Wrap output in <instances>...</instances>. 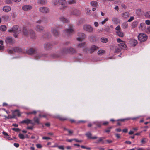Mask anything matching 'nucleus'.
<instances>
[{"mask_svg": "<svg viewBox=\"0 0 150 150\" xmlns=\"http://www.w3.org/2000/svg\"><path fill=\"white\" fill-rule=\"evenodd\" d=\"M7 29V27L5 25H2L0 26V30L2 31H5Z\"/></svg>", "mask_w": 150, "mask_h": 150, "instance_id": "nucleus-33", "label": "nucleus"}, {"mask_svg": "<svg viewBox=\"0 0 150 150\" xmlns=\"http://www.w3.org/2000/svg\"><path fill=\"white\" fill-rule=\"evenodd\" d=\"M38 3L39 4L43 5L47 3V1L46 0H39Z\"/></svg>", "mask_w": 150, "mask_h": 150, "instance_id": "nucleus-36", "label": "nucleus"}, {"mask_svg": "<svg viewBox=\"0 0 150 150\" xmlns=\"http://www.w3.org/2000/svg\"><path fill=\"white\" fill-rule=\"evenodd\" d=\"M129 13L128 12H125L122 14V16L125 18H127L129 16Z\"/></svg>", "mask_w": 150, "mask_h": 150, "instance_id": "nucleus-23", "label": "nucleus"}, {"mask_svg": "<svg viewBox=\"0 0 150 150\" xmlns=\"http://www.w3.org/2000/svg\"><path fill=\"white\" fill-rule=\"evenodd\" d=\"M117 42L118 43H122V42H124V41L120 39V38H118L117 40Z\"/></svg>", "mask_w": 150, "mask_h": 150, "instance_id": "nucleus-59", "label": "nucleus"}, {"mask_svg": "<svg viewBox=\"0 0 150 150\" xmlns=\"http://www.w3.org/2000/svg\"><path fill=\"white\" fill-rule=\"evenodd\" d=\"M12 115H14L15 116L16 115H18V116H20V114L18 110H16L13 113Z\"/></svg>", "mask_w": 150, "mask_h": 150, "instance_id": "nucleus-31", "label": "nucleus"}, {"mask_svg": "<svg viewBox=\"0 0 150 150\" xmlns=\"http://www.w3.org/2000/svg\"><path fill=\"white\" fill-rule=\"evenodd\" d=\"M115 30H117V31H119L120 30L121 28L119 25H118L115 28Z\"/></svg>", "mask_w": 150, "mask_h": 150, "instance_id": "nucleus-54", "label": "nucleus"}, {"mask_svg": "<svg viewBox=\"0 0 150 150\" xmlns=\"http://www.w3.org/2000/svg\"><path fill=\"white\" fill-rule=\"evenodd\" d=\"M101 41L103 43H107L108 41V39L105 37H102L100 39Z\"/></svg>", "mask_w": 150, "mask_h": 150, "instance_id": "nucleus-32", "label": "nucleus"}, {"mask_svg": "<svg viewBox=\"0 0 150 150\" xmlns=\"http://www.w3.org/2000/svg\"><path fill=\"white\" fill-rule=\"evenodd\" d=\"M98 47L96 46L93 45L89 49L88 51L90 53H92L98 49Z\"/></svg>", "mask_w": 150, "mask_h": 150, "instance_id": "nucleus-15", "label": "nucleus"}, {"mask_svg": "<svg viewBox=\"0 0 150 150\" xmlns=\"http://www.w3.org/2000/svg\"><path fill=\"white\" fill-rule=\"evenodd\" d=\"M108 21V19L107 18H106L103 21H102L101 23L103 25L104 24L106 21Z\"/></svg>", "mask_w": 150, "mask_h": 150, "instance_id": "nucleus-50", "label": "nucleus"}, {"mask_svg": "<svg viewBox=\"0 0 150 150\" xmlns=\"http://www.w3.org/2000/svg\"><path fill=\"white\" fill-rule=\"evenodd\" d=\"M27 53L29 55L34 54V56L36 59H38L41 57H46V54H42L39 53L38 52V49L37 48H30L26 51Z\"/></svg>", "mask_w": 150, "mask_h": 150, "instance_id": "nucleus-1", "label": "nucleus"}, {"mask_svg": "<svg viewBox=\"0 0 150 150\" xmlns=\"http://www.w3.org/2000/svg\"><path fill=\"white\" fill-rule=\"evenodd\" d=\"M138 22L137 21H135L133 22L131 25V26L132 28H135L137 26Z\"/></svg>", "mask_w": 150, "mask_h": 150, "instance_id": "nucleus-42", "label": "nucleus"}, {"mask_svg": "<svg viewBox=\"0 0 150 150\" xmlns=\"http://www.w3.org/2000/svg\"><path fill=\"white\" fill-rule=\"evenodd\" d=\"M85 35L84 33H79L78 34L77 40L79 41H81L85 38Z\"/></svg>", "mask_w": 150, "mask_h": 150, "instance_id": "nucleus-9", "label": "nucleus"}, {"mask_svg": "<svg viewBox=\"0 0 150 150\" xmlns=\"http://www.w3.org/2000/svg\"><path fill=\"white\" fill-rule=\"evenodd\" d=\"M5 42L7 44H12L14 43V40L11 37H7L5 39Z\"/></svg>", "mask_w": 150, "mask_h": 150, "instance_id": "nucleus-6", "label": "nucleus"}, {"mask_svg": "<svg viewBox=\"0 0 150 150\" xmlns=\"http://www.w3.org/2000/svg\"><path fill=\"white\" fill-rule=\"evenodd\" d=\"M75 52V50L72 48H65L63 50V53L64 54L67 53L72 54L74 53Z\"/></svg>", "mask_w": 150, "mask_h": 150, "instance_id": "nucleus-5", "label": "nucleus"}, {"mask_svg": "<svg viewBox=\"0 0 150 150\" xmlns=\"http://www.w3.org/2000/svg\"><path fill=\"white\" fill-rule=\"evenodd\" d=\"M57 28H52L51 29V32L55 36H57L59 35V32Z\"/></svg>", "mask_w": 150, "mask_h": 150, "instance_id": "nucleus-12", "label": "nucleus"}, {"mask_svg": "<svg viewBox=\"0 0 150 150\" xmlns=\"http://www.w3.org/2000/svg\"><path fill=\"white\" fill-rule=\"evenodd\" d=\"M36 147L38 148H41L42 147V146L41 144H36Z\"/></svg>", "mask_w": 150, "mask_h": 150, "instance_id": "nucleus-60", "label": "nucleus"}, {"mask_svg": "<svg viewBox=\"0 0 150 150\" xmlns=\"http://www.w3.org/2000/svg\"><path fill=\"white\" fill-rule=\"evenodd\" d=\"M19 27L17 26H14L8 30L9 32L18 33V31Z\"/></svg>", "mask_w": 150, "mask_h": 150, "instance_id": "nucleus-10", "label": "nucleus"}, {"mask_svg": "<svg viewBox=\"0 0 150 150\" xmlns=\"http://www.w3.org/2000/svg\"><path fill=\"white\" fill-rule=\"evenodd\" d=\"M102 122H94L93 123L96 124L98 127H100L102 125Z\"/></svg>", "mask_w": 150, "mask_h": 150, "instance_id": "nucleus-35", "label": "nucleus"}, {"mask_svg": "<svg viewBox=\"0 0 150 150\" xmlns=\"http://www.w3.org/2000/svg\"><path fill=\"white\" fill-rule=\"evenodd\" d=\"M13 144L14 146L16 147H18L19 146V144L18 143H14Z\"/></svg>", "mask_w": 150, "mask_h": 150, "instance_id": "nucleus-64", "label": "nucleus"}, {"mask_svg": "<svg viewBox=\"0 0 150 150\" xmlns=\"http://www.w3.org/2000/svg\"><path fill=\"white\" fill-rule=\"evenodd\" d=\"M105 53V51L104 50H100L98 52V54L99 55H102Z\"/></svg>", "mask_w": 150, "mask_h": 150, "instance_id": "nucleus-29", "label": "nucleus"}, {"mask_svg": "<svg viewBox=\"0 0 150 150\" xmlns=\"http://www.w3.org/2000/svg\"><path fill=\"white\" fill-rule=\"evenodd\" d=\"M113 127V126L108 127L104 131L106 133H109L110 132L111 129Z\"/></svg>", "mask_w": 150, "mask_h": 150, "instance_id": "nucleus-39", "label": "nucleus"}, {"mask_svg": "<svg viewBox=\"0 0 150 150\" xmlns=\"http://www.w3.org/2000/svg\"><path fill=\"white\" fill-rule=\"evenodd\" d=\"M52 47V44L50 43L47 42L44 45V48L45 50H50Z\"/></svg>", "mask_w": 150, "mask_h": 150, "instance_id": "nucleus-14", "label": "nucleus"}, {"mask_svg": "<svg viewBox=\"0 0 150 150\" xmlns=\"http://www.w3.org/2000/svg\"><path fill=\"white\" fill-rule=\"evenodd\" d=\"M109 123V122L108 121H104L102 122V124L104 125H108Z\"/></svg>", "mask_w": 150, "mask_h": 150, "instance_id": "nucleus-57", "label": "nucleus"}, {"mask_svg": "<svg viewBox=\"0 0 150 150\" xmlns=\"http://www.w3.org/2000/svg\"><path fill=\"white\" fill-rule=\"evenodd\" d=\"M118 46L120 47L122 49H126L127 48V46L124 42L122 43H119L117 45Z\"/></svg>", "mask_w": 150, "mask_h": 150, "instance_id": "nucleus-16", "label": "nucleus"}, {"mask_svg": "<svg viewBox=\"0 0 150 150\" xmlns=\"http://www.w3.org/2000/svg\"><path fill=\"white\" fill-rule=\"evenodd\" d=\"M59 20L60 21L63 23H67L69 22V20L63 16H61L59 17Z\"/></svg>", "mask_w": 150, "mask_h": 150, "instance_id": "nucleus-17", "label": "nucleus"}, {"mask_svg": "<svg viewBox=\"0 0 150 150\" xmlns=\"http://www.w3.org/2000/svg\"><path fill=\"white\" fill-rule=\"evenodd\" d=\"M105 138L104 137H100L99 138V140H97L95 143L98 144L100 142H102L103 143H104L103 139Z\"/></svg>", "mask_w": 150, "mask_h": 150, "instance_id": "nucleus-24", "label": "nucleus"}, {"mask_svg": "<svg viewBox=\"0 0 150 150\" xmlns=\"http://www.w3.org/2000/svg\"><path fill=\"white\" fill-rule=\"evenodd\" d=\"M32 8V7L30 5H25L22 6V9L25 11H29Z\"/></svg>", "mask_w": 150, "mask_h": 150, "instance_id": "nucleus-13", "label": "nucleus"}, {"mask_svg": "<svg viewBox=\"0 0 150 150\" xmlns=\"http://www.w3.org/2000/svg\"><path fill=\"white\" fill-rule=\"evenodd\" d=\"M131 44L133 46H135L137 44V40L135 39H133L131 40Z\"/></svg>", "mask_w": 150, "mask_h": 150, "instance_id": "nucleus-27", "label": "nucleus"}, {"mask_svg": "<svg viewBox=\"0 0 150 150\" xmlns=\"http://www.w3.org/2000/svg\"><path fill=\"white\" fill-rule=\"evenodd\" d=\"M11 10V7L8 6H4L3 8V10L4 12H8L10 11Z\"/></svg>", "mask_w": 150, "mask_h": 150, "instance_id": "nucleus-20", "label": "nucleus"}, {"mask_svg": "<svg viewBox=\"0 0 150 150\" xmlns=\"http://www.w3.org/2000/svg\"><path fill=\"white\" fill-rule=\"evenodd\" d=\"M80 11L79 10L74 9L70 13L71 14L74 15L76 16H78L80 14Z\"/></svg>", "mask_w": 150, "mask_h": 150, "instance_id": "nucleus-18", "label": "nucleus"}, {"mask_svg": "<svg viewBox=\"0 0 150 150\" xmlns=\"http://www.w3.org/2000/svg\"><path fill=\"white\" fill-rule=\"evenodd\" d=\"M112 22L115 24H117L120 22L119 20L117 18L114 17L112 19Z\"/></svg>", "mask_w": 150, "mask_h": 150, "instance_id": "nucleus-30", "label": "nucleus"}, {"mask_svg": "<svg viewBox=\"0 0 150 150\" xmlns=\"http://www.w3.org/2000/svg\"><path fill=\"white\" fill-rule=\"evenodd\" d=\"M18 136L19 138L22 139H24L25 138L24 135L21 133L19 134H18Z\"/></svg>", "mask_w": 150, "mask_h": 150, "instance_id": "nucleus-46", "label": "nucleus"}, {"mask_svg": "<svg viewBox=\"0 0 150 150\" xmlns=\"http://www.w3.org/2000/svg\"><path fill=\"white\" fill-rule=\"evenodd\" d=\"M44 29V28L40 25H37L36 26L35 30L38 32H41Z\"/></svg>", "mask_w": 150, "mask_h": 150, "instance_id": "nucleus-19", "label": "nucleus"}, {"mask_svg": "<svg viewBox=\"0 0 150 150\" xmlns=\"http://www.w3.org/2000/svg\"><path fill=\"white\" fill-rule=\"evenodd\" d=\"M57 147L59 149L61 150H64V146H58Z\"/></svg>", "mask_w": 150, "mask_h": 150, "instance_id": "nucleus-58", "label": "nucleus"}, {"mask_svg": "<svg viewBox=\"0 0 150 150\" xmlns=\"http://www.w3.org/2000/svg\"><path fill=\"white\" fill-rule=\"evenodd\" d=\"M4 117L7 119L13 118H15V116L14 115H12V116L9 115L8 117L4 116Z\"/></svg>", "mask_w": 150, "mask_h": 150, "instance_id": "nucleus-48", "label": "nucleus"}, {"mask_svg": "<svg viewBox=\"0 0 150 150\" xmlns=\"http://www.w3.org/2000/svg\"><path fill=\"white\" fill-rule=\"evenodd\" d=\"M138 38L140 41H145L147 40V37L145 34L140 33L138 35Z\"/></svg>", "mask_w": 150, "mask_h": 150, "instance_id": "nucleus-4", "label": "nucleus"}, {"mask_svg": "<svg viewBox=\"0 0 150 150\" xmlns=\"http://www.w3.org/2000/svg\"><path fill=\"white\" fill-rule=\"evenodd\" d=\"M83 30L89 33H92L94 31L93 28L89 24H85L83 26Z\"/></svg>", "mask_w": 150, "mask_h": 150, "instance_id": "nucleus-3", "label": "nucleus"}, {"mask_svg": "<svg viewBox=\"0 0 150 150\" xmlns=\"http://www.w3.org/2000/svg\"><path fill=\"white\" fill-rule=\"evenodd\" d=\"M34 120L35 123L40 124L39 119L37 117H35L34 118Z\"/></svg>", "mask_w": 150, "mask_h": 150, "instance_id": "nucleus-41", "label": "nucleus"}, {"mask_svg": "<svg viewBox=\"0 0 150 150\" xmlns=\"http://www.w3.org/2000/svg\"><path fill=\"white\" fill-rule=\"evenodd\" d=\"M128 25L127 22H124L122 23L121 26L123 29H126L128 27Z\"/></svg>", "mask_w": 150, "mask_h": 150, "instance_id": "nucleus-25", "label": "nucleus"}, {"mask_svg": "<svg viewBox=\"0 0 150 150\" xmlns=\"http://www.w3.org/2000/svg\"><path fill=\"white\" fill-rule=\"evenodd\" d=\"M21 123H25L27 124H32V120L29 119H25L23 120L21 122Z\"/></svg>", "mask_w": 150, "mask_h": 150, "instance_id": "nucleus-22", "label": "nucleus"}, {"mask_svg": "<svg viewBox=\"0 0 150 150\" xmlns=\"http://www.w3.org/2000/svg\"><path fill=\"white\" fill-rule=\"evenodd\" d=\"M121 50L122 49L120 47L117 48L115 49V52H120Z\"/></svg>", "mask_w": 150, "mask_h": 150, "instance_id": "nucleus-49", "label": "nucleus"}, {"mask_svg": "<svg viewBox=\"0 0 150 150\" xmlns=\"http://www.w3.org/2000/svg\"><path fill=\"white\" fill-rule=\"evenodd\" d=\"M4 47L3 46L0 45V50H4Z\"/></svg>", "mask_w": 150, "mask_h": 150, "instance_id": "nucleus-63", "label": "nucleus"}, {"mask_svg": "<svg viewBox=\"0 0 150 150\" xmlns=\"http://www.w3.org/2000/svg\"><path fill=\"white\" fill-rule=\"evenodd\" d=\"M66 34L69 35L74 33V28L72 26H71L67 29L64 31Z\"/></svg>", "mask_w": 150, "mask_h": 150, "instance_id": "nucleus-7", "label": "nucleus"}, {"mask_svg": "<svg viewBox=\"0 0 150 150\" xmlns=\"http://www.w3.org/2000/svg\"><path fill=\"white\" fill-rule=\"evenodd\" d=\"M58 4L61 5H65L66 4V1L65 0H58Z\"/></svg>", "mask_w": 150, "mask_h": 150, "instance_id": "nucleus-28", "label": "nucleus"}, {"mask_svg": "<svg viewBox=\"0 0 150 150\" xmlns=\"http://www.w3.org/2000/svg\"><path fill=\"white\" fill-rule=\"evenodd\" d=\"M21 49L18 48H15L12 49H8L7 52L9 54H11L13 53L14 52H19Z\"/></svg>", "mask_w": 150, "mask_h": 150, "instance_id": "nucleus-11", "label": "nucleus"}, {"mask_svg": "<svg viewBox=\"0 0 150 150\" xmlns=\"http://www.w3.org/2000/svg\"><path fill=\"white\" fill-rule=\"evenodd\" d=\"M84 45V43L80 44L78 45V47H82Z\"/></svg>", "mask_w": 150, "mask_h": 150, "instance_id": "nucleus-55", "label": "nucleus"}, {"mask_svg": "<svg viewBox=\"0 0 150 150\" xmlns=\"http://www.w3.org/2000/svg\"><path fill=\"white\" fill-rule=\"evenodd\" d=\"M146 28V24L144 23H142L140 24V25L139 27L140 30H143L145 29Z\"/></svg>", "mask_w": 150, "mask_h": 150, "instance_id": "nucleus-21", "label": "nucleus"}, {"mask_svg": "<svg viewBox=\"0 0 150 150\" xmlns=\"http://www.w3.org/2000/svg\"><path fill=\"white\" fill-rule=\"evenodd\" d=\"M134 19V17L133 16L131 17L128 20L129 22H131Z\"/></svg>", "mask_w": 150, "mask_h": 150, "instance_id": "nucleus-52", "label": "nucleus"}, {"mask_svg": "<svg viewBox=\"0 0 150 150\" xmlns=\"http://www.w3.org/2000/svg\"><path fill=\"white\" fill-rule=\"evenodd\" d=\"M116 34L120 37H123L124 36L123 32L121 30L117 31L116 32Z\"/></svg>", "mask_w": 150, "mask_h": 150, "instance_id": "nucleus-26", "label": "nucleus"}, {"mask_svg": "<svg viewBox=\"0 0 150 150\" xmlns=\"http://www.w3.org/2000/svg\"><path fill=\"white\" fill-rule=\"evenodd\" d=\"M143 12L141 9H139L136 10V13L138 15H140Z\"/></svg>", "mask_w": 150, "mask_h": 150, "instance_id": "nucleus-43", "label": "nucleus"}, {"mask_svg": "<svg viewBox=\"0 0 150 150\" xmlns=\"http://www.w3.org/2000/svg\"><path fill=\"white\" fill-rule=\"evenodd\" d=\"M148 139L146 138H143L141 140V142L142 144L146 143L148 141Z\"/></svg>", "mask_w": 150, "mask_h": 150, "instance_id": "nucleus-40", "label": "nucleus"}, {"mask_svg": "<svg viewBox=\"0 0 150 150\" xmlns=\"http://www.w3.org/2000/svg\"><path fill=\"white\" fill-rule=\"evenodd\" d=\"M145 23L146 24L149 25H150V20H146L145 21Z\"/></svg>", "mask_w": 150, "mask_h": 150, "instance_id": "nucleus-61", "label": "nucleus"}, {"mask_svg": "<svg viewBox=\"0 0 150 150\" xmlns=\"http://www.w3.org/2000/svg\"><path fill=\"white\" fill-rule=\"evenodd\" d=\"M90 4L92 6L96 7L98 5V3L96 1H92L90 2Z\"/></svg>", "mask_w": 150, "mask_h": 150, "instance_id": "nucleus-34", "label": "nucleus"}, {"mask_svg": "<svg viewBox=\"0 0 150 150\" xmlns=\"http://www.w3.org/2000/svg\"><path fill=\"white\" fill-rule=\"evenodd\" d=\"M86 136L88 138L91 139L92 137V134L89 132H88L86 134Z\"/></svg>", "mask_w": 150, "mask_h": 150, "instance_id": "nucleus-47", "label": "nucleus"}, {"mask_svg": "<svg viewBox=\"0 0 150 150\" xmlns=\"http://www.w3.org/2000/svg\"><path fill=\"white\" fill-rule=\"evenodd\" d=\"M68 3L69 4H72L76 3L75 0H69L68 1Z\"/></svg>", "mask_w": 150, "mask_h": 150, "instance_id": "nucleus-44", "label": "nucleus"}, {"mask_svg": "<svg viewBox=\"0 0 150 150\" xmlns=\"http://www.w3.org/2000/svg\"><path fill=\"white\" fill-rule=\"evenodd\" d=\"M145 16L147 18H150V11H148L144 13Z\"/></svg>", "mask_w": 150, "mask_h": 150, "instance_id": "nucleus-38", "label": "nucleus"}, {"mask_svg": "<svg viewBox=\"0 0 150 150\" xmlns=\"http://www.w3.org/2000/svg\"><path fill=\"white\" fill-rule=\"evenodd\" d=\"M42 138L44 140H49L51 139L50 138L47 137H43Z\"/></svg>", "mask_w": 150, "mask_h": 150, "instance_id": "nucleus-53", "label": "nucleus"}, {"mask_svg": "<svg viewBox=\"0 0 150 150\" xmlns=\"http://www.w3.org/2000/svg\"><path fill=\"white\" fill-rule=\"evenodd\" d=\"M39 10L40 12L43 13H47L49 12V8L46 7H42L40 8Z\"/></svg>", "mask_w": 150, "mask_h": 150, "instance_id": "nucleus-8", "label": "nucleus"}, {"mask_svg": "<svg viewBox=\"0 0 150 150\" xmlns=\"http://www.w3.org/2000/svg\"><path fill=\"white\" fill-rule=\"evenodd\" d=\"M12 129L17 132H18L20 130V129L18 128H12Z\"/></svg>", "mask_w": 150, "mask_h": 150, "instance_id": "nucleus-56", "label": "nucleus"}, {"mask_svg": "<svg viewBox=\"0 0 150 150\" xmlns=\"http://www.w3.org/2000/svg\"><path fill=\"white\" fill-rule=\"evenodd\" d=\"M58 118L60 120L62 121L65 120H67V119L66 118H64L62 117H59Z\"/></svg>", "mask_w": 150, "mask_h": 150, "instance_id": "nucleus-51", "label": "nucleus"}, {"mask_svg": "<svg viewBox=\"0 0 150 150\" xmlns=\"http://www.w3.org/2000/svg\"><path fill=\"white\" fill-rule=\"evenodd\" d=\"M85 11L87 14L89 15L91 13V12H90L91 10L88 8H86Z\"/></svg>", "mask_w": 150, "mask_h": 150, "instance_id": "nucleus-45", "label": "nucleus"}, {"mask_svg": "<svg viewBox=\"0 0 150 150\" xmlns=\"http://www.w3.org/2000/svg\"><path fill=\"white\" fill-rule=\"evenodd\" d=\"M2 19L5 21H8L9 19V17L8 16L4 15L2 16Z\"/></svg>", "mask_w": 150, "mask_h": 150, "instance_id": "nucleus-37", "label": "nucleus"}, {"mask_svg": "<svg viewBox=\"0 0 150 150\" xmlns=\"http://www.w3.org/2000/svg\"><path fill=\"white\" fill-rule=\"evenodd\" d=\"M22 32L23 35L26 37H30L32 39H35L36 38L35 32L32 30H29L26 28L23 27Z\"/></svg>", "mask_w": 150, "mask_h": 150, "instance_id": "nucleus-2", "label": "nucleus"}, {"mask_svg": "<svg viewBox=\"0 0 150 150\" xmlns=\"http://www.w3.org/2000/svg\"><path fill=\"white\" fill-rule=\"evenodd\" d=\"M94 24L95 27H97L99 25L98 23L97 22H94Z\"/></svg>", "mask_w": 150, "mask_h": 150, "instance_id": "nucleus-62", "label": "nucleus"}]
</instances>
